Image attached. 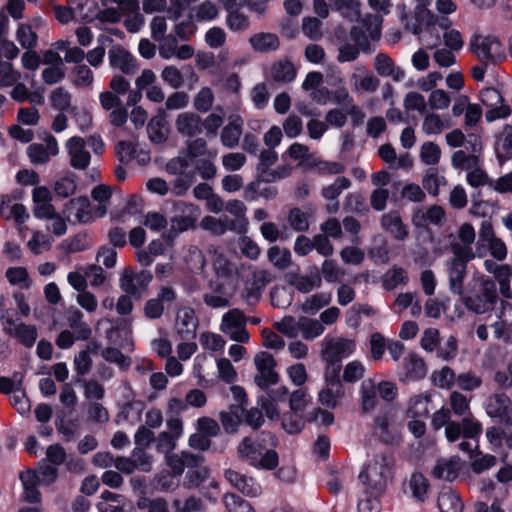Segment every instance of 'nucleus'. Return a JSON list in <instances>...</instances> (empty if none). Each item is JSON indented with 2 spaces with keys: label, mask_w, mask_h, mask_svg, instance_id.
Returning <instances> with one entry per match:
<instances>
[{
  "label": "nucleus",
  "mask_w": 512,
  "mask_h": 512,
  "mask_svg": "<svg viewBox=\"0 0 512 512\" xmlns=\"http://www.w3.org/2000/svg\"><path fill=\"white\" fill-rule=\"evenodd\" d=\"M136 506L145 512H170L168 502L163 497L151 498L142 495L137 499Z\"/></svg>",
  "instance_id": "nucleus-49"
},
{
  "label": "nucleus",
  "mask_w": 512,
  "mask_h": 512,
  "mask_svg": "<svg viewBox=\"0 0 512 512\" xmlns=\"http://www.w3.org/2000/svg\"><path fill=\"white\" fill-rule=\"evenodd\" d=\"M432 474L435 478L452 481L457 476V465L451 460L441 459L437 462Z\"/></svg>",
  "instance_id": "nucleus-60"
},
{
  "label": "nucleus",
  "mask_w": 512,
  "mask_h": 512,
  "mask_svg": "<svg viewBox=\"0 0 512 512\" xmlns=\"http://www.w3.org/2000/svg\"><path fill=\"white\" fill-rule=\"evenodd\" d=\"M271 78L276 82L289 83L296 76V69L292 62L279 60L272 64L270 69Z\"/></svg>",
  "instance_id": "nucleus-42"
},
{
  "label": "nucleus",
  "mask_w": 512,
  "mask_h": 512,
  "mask_svg": "<svg viewBox=\"0 0 512 512\" xmlns=\"http://www.w3.org/2000/svg\"><path fill=\"white\" fill-rule=\"evenodd\" d=\"M248 318L239 309H232L222 317L220 330L233 341L247 343L249 333L245 326Z\"/></svg>",
  "instance_id": "nucleus-10"
},
{
  "label": "nucleus",
  "mask_w": 512,
  "mask_h": 512,
  "mask_svg": "<svg viewBox=\"0 0 512 512\" xmlns=\"http://www.w3.org/2000/svg\"><path fill=\"white\" fill-rule=\"evenodd\" d=\"M330 293H316L306 298L302 304V310L305 313H316L322 307L327 306L331 302Z\"/></svg>",
  "instance_id": "nucleus-59"
},
{
  "label": "nucleus",
  "mask_w": 512,
  "mask_h": 512,
  "mask_svg": "<svg viewBox=\"0 0 512 512\" xmlns=\"http://www.w3.org/2000/svg\"><path fill=\"white\" fill-rule=\"evenodd\" d=\"M66 149L69 155L71 167L77 170H85L91 161V155L86 149V142L83 138L74 136L66 142Z\"/></svg>",
  "instance_id": "nucleus-20"
},
{
  "label": "nucleus",
  "mask_w": 512,
  "mask_h": 512,
  "mask_svg": "<svg viewBox=\"0 0 512 512\" xmlns=\"http://www.w3.org/2000/svg\"><path fill=\"white\" fill-rule=\"evenodd\" d=\"M362 408L368 412L375 408L377 404V393L374 382L370 379L365 380L361 385Z\"/></svg>",
  "instance_id": "nucleus-62"
},
{
  "label": "nucleus",
  "mask_w": 512,
  "mask_h": 512,
  "mask_svg": "<svg viewBox=\"0 0 512 512\" xmlns=\"http://www.w3.org/2000/svg\"><path fill=\"white\" fill-rule=\"evenodd\" d=\"M223 503L227 512H256L248 501L235 493L224 494Z\"/></svg>",
  "instance_id": "nucleus-53"
},
{
  "label": "nucleus",
  "mask_w": 512,
  "mask_h": 512,
  "mask_svg": "<svg viewBox=\"0 0 512 512\" xmlns=\"http://www.w3.org/2000/svg\"><path fill=\"white\" fill-rule=\"evenodd\" d=\"M64 214L75 223H89L93 220L90 201L86 196L69 200L64 207Z\"/></svg>",
  "instance_id": "nucleus-22"
},
{
  "label": "nucleus",
  "mask_w": 512,
  "mask_h": 512,
  "mask_svg": "<svg viewBox=\"0 0 512 512\" xmlns=\"http://www.w3.org/2000/svg\"><path fill=\"white\" fill-rule=\"evenodd\" d=\"M349 81L353 91L357 94L374 93L380 85V80L363 65L354 67Z\"/></svg>",
  "instance_id": "nucleus-17"
},
{
  "label": "nucleus",
  "mask_w": 512,
  "mask_h": 512,
  "mask_svg": "<svg viewBox=\"0 0 512 512\" xmlns=\"http://www.w3.org/2000/svg\"><path fill=\"white\" fill-rule=\"evenodd\" d=\"M67 321L77 340H88L90 338L92 330L89 325L83 321V313L79 309L69 310Z\"/></svg>",
  "instance_id": "nucleus-40"
},
{
  "label": "nucleus",
  "mask_w": 512,
  "mask_h": 512,
  "mask_svg": "<svg viewBox=\"0 0 512 512\" xmlns=\"http://www.w3.org/2000/svg\"><path fill=\"white\" fill-rule=\"evenodd\" d=\"M446 127L445 122L440 118L438 114L427 113L424 116L422 123V130L427 135L440 134Z\"/></svg>",
  "instance_id": "nucleus-64"
},
{
  "label": "nucleus",
  "mask_w": 512,
  "mask_h": 512,
  "mask_svg": "<svg viewBox=\"0 0 512 512\" xmlns=\"http://www.w3.org/2000/svg\"><path fill=\"white\" fill-rule=\"evenodd\" d=\"M451 164L456 169L470 170L479 166V157L464 150H457L452 154Z\"/></svg>",
  "instance_id": "nucleus-57"
},
{
  "label": "nucleus",
  "mask_w": 512,
  "mask_h": 512,
  "mask_svg": "<svg viewBox=\"0 0 512 512\" xmlns=\"http://www.w3.org/2000/svg\"><path fill=\"white\" fill-rule=\"evenodd\" d=\"M175 127L183 137L194 138L202 133V118L194 112H183L176 117Z\"/></svg>",
  "instance_id": "nucleus-27"
},
{
  "label": "nucleus",
  "mask_w": 512,
  "mask_h": 512,
  "mask_svg": "<svg viewBox=\"0 0 512 512\" xmlns=\"http://www.w3.org/2000/svg\"><path fill=\"white\" fill-rule=\"evenodd\" d=\"M252 49L259 53L276 51L280 47L279 37L270 32H259L253 34L248 40Z\"/></svg>",
  "instance_id": "nucleus-34"
},
{
  "label": "nucleus",
  "mask_w": 512,
  "mask_h": 512,
  "mask_svg": "<svg viewBox=\"0 0 512 512\" xmlns=\"http://www.w3.org/2000/svg\"><path fill=\"white\" fill-rule=\"evenodd\" d=\"M470 49L482 62L495 64L505 58L502 43L494 36L475 34L470 39Z\"/></svg>",
  "instance_id": "nucleus-7"
},
{
  "label": "nucleus",
  "mask_w": 512,
  "mask_h": 512,
  "mask_svg": "<svg viewBox=\"0 0 512 512\" xmlns=\"http://www.w3.org/2000/svg\"><path fill=\"white\" fill-rule=\"evenodd\" d=\"M450 21L445 18H435L433 16L432 19L427 18L424 31L423 38L426 42L427 47L435 48L441 42L440 31L444 32L446 28H449Z\"/></svg>",
  "instance_id": "nucleus-33"
},
{
  "label": "nucleus",
  "mask_w": 512,
  "mask_h": 512,
  "mask_svg": "<svg viewBox=\"0 0 512 512\" xmlns=\"http://www.w3.org/2000/svg\"><path fill=\"white\" fill-rule=\"evenodd\" d=\"M224 477L231 486L247 497H257L262 493L260 484L251 476L229 468L224 471Z\"/></svg>",
  "instance_id": "nucleus-18"
},
{
  "label": "nucleus",
  "mask_w": 512,
  "mask_h": 512,
  "mask_svg": "<svg viewBox=\"0 0 512 512\" xmlns=\"http://www.w3.org/2000/svg\"><path fill=\"white\" fill-rule=\"evenodd\" d=\"M382 287L391 291L400 285H406L409 282V275L406 269L394 265L388 269L381 278Z\"/></svg>",
  "instance_id": "nucleus-38"
},
{
  "label": "nucleus",
  "mask_w": 512,
  "mask_h": 512,
  "mask_svg": "<svg viewBox=\"0 0 512 512\" xmlns=\"http://www.w3.org/2000/svg\"><path fill=\"white\" fill-rule=\"evenodd\" d=\"M451 253L452 256L445 261L449 289L454 295L461 296L464 293L467 265L475 258V253L459 246H454Z\"/></svg>",
  "instance_id": "nucleus-5"
},
{
  "label": "nucleus",
  "mask_w": 512,
  "mask_h": 512,
  "mask_svg": "<svg viewBox=\"0 0 512 512\" xmlns=\"http://www.w3.org/2000/svg\"><path fill=\"white\" fill-rule=\"evenodd\" d=\"M373 433L385 444L394 445L400 441L399 431L394 424L391 411L380 412L374 419Z\"/></svg>",
  "instance_id": "nucleus-14"
},
{
  "label": "nucleus",
  "mask_w": 512,
  "mask_h": 512,
  "mask_svg": "<svg viewBox=\"0 0 512 512\" xmlns=\"http://www.w3.org/2000/svg\"><path fill=\"white\" fill-rule=\"evenodd\" d=\"M495 152L500 163L512 158V126L507 124L497 137Z\"/></svg>",
  "instance_id": "nucleus-39"
},
{
  "label": "nucleus",
  "mask_w": 512,
  "mask_h": 512,
  "mask_svg": "<svg viewBox=\"0 0 512 512\" xmlns=\"http://www.w3.org/2000/svg\"><path fill=\"white\" fill-rule=\"evenodd\" d=\"M16 40L23 49H35L38 45V35L32 24H20L16 30Z\"/></svg>",
  "instance_id": "nucleus-47"
},
{
  "label": "nucleus",
  "mask_w": 512,
  "mask_h": 512,
  "mask_svg": "<svg viewBox=\"0 0 512 512\" xmlns=\"http://www.w3.org/2000/svg\"><path fill=\"white\" fill-rule=\"evenodd\" d=\"M254 364L258 372L254 377V382L259 388L267 389L278 382L279 375L275 371L276 361L272 354L266 351L257 353L254 357Z\"/></svg>",
  "instance_id": "nucleus-13"
},
{
  "label": "nucleus",
  "mask_w": 512,
  "mask_h": 512,
  "mask_svg": "<svg viewBox=\"0 0 512 512\" xmlns=\"http://www.w3.org/2000/svg\"><path fill=\"white\" fill-rule=\"evenodd\" d=\"M244 120L240 115L230 116L220 132V142L227 149L236 148L243 134Z\"/></svg>",
  "instance_id": "nucleus-24"
},
{
  "label": "nucleus",
  "mask_w": 512,
  "mask_h": 512,
  "mask_svg": "<svg viewBox=\"0 0 512 512\" xmlns=\"http://www.w3.org/2000/svg\"><path fill=\"white\" fill-rule=\"evenodd\" d=\"M344 395L345 390L340 380V372L335 369H326L325 387L318 394L320 403L333 409L339 405Z\"/></svg>",
  "instance_id": "nucleus-11"
},
{
  "label": "nucleus",
  "mask_w": 512,
  "mask_h": 512,
  "mask_svg": "<svg viewBox=\"0 0 512 512\" xmlns=\"http://www.w3.org/2000/svg\"><path fill=\"white\" fill-rule=\"evenodd\" d=\"M446 184V178L440 175L438 170L434 167L427 170L422 180L423 188L432 196H437L439 194V188Z\"/></svg>",
  "instance_id": "nucleus-48"
},
{
  "label": "nucleus",
  "mask_w": 512,
  "mask_h": 512,
  "mask_svg": "<svg viewBox=\"0 0 512 512\" xmlns=\"http://www.w3.org/2000/svg\"><path fill=\"white\" fill-rule=\"evenodd\" d=\"M446 216L445 210L439 205L428 208H418L412 215V222L416 227H425L429 224L440 225Z\"/></svg>",
  "instance_id": "nucleus-31"
},
{
  "label": "nucleus",
  "mask_w": 512,
  "mask_h": 512,
  "mask_svg": "<svg viewBox=\"0 0 512 512\" xmlns=\"http://www.w3.org/2000/svg\"><path fill=\"white\" fill-rule=\"evenodd\" d=\"M300 332L307 340H312L324 332V326L316 319L300 318Z\"/></svg>",
  "instance_id": "nucleus-63"
},
{
  "label": "nucleus",
  "mask_w": 512,
  "mask_h": 512,
  "mask_svg": "<svg viewBox=\"0 0 512 512\" xmlns=\"http://www.w3.org/2000/svg\"><path fill=\"white\" fill-rule=\"evenodd\" d=\"M287 222L291 229L296 232L303 233L309 230V215L298 207L289 210Z\"/></svg>",
  "instance_id": "nucleus-51"
},
{
  "label": "nucleus",
  "mask_w": 512,
  "mask_h": 512,
  "mask_svg": "<svg viewBox=\"0 0 512 512\" xmlns=\"http://www.w3.org/2000/svg\"><path fill=\"white\" fill-rule=\"evenodd\" d=\"M152 279L153 275L149 270L135 273L131 268H125L119 279V287L124 293L133 295L134 299L139 300Z\"/></svg>",
  "instance_id": "nucleus-9"
},
{
  "label": "nucleus",
  "mask_w": 512,
  "mask_h": 512,
  "mask_svg": "<svg viewBox=\"0 0 512 512\" xmlns=\"http://www.w3.org/2000/svg\"><path fill=\"white\" fill-rule=\"evenodd\" d=\"M58 152L57 140L52 135L47 136L45 143H34L28 147V156L33 164H45Z\"/></svg>",
  "instance_id": "nucleus-25"
},
{
  "label": "nucleus",
  "mask_w": 512,
  "mask_h": 512,
  "mask_svg": "<svg viewBox=\"0 0 512 512\" xmlns=\"http://www.w3.org/2000/svg\"><path fill=\"white\" fill-rule=\"evenodd\" d=\"M356 343L343 337H325L322 341L321 354L327 363L326 369L341 371V360L354 353Z\"/></svg>",
  "instance_id": "nucleus-6"
},
{
  "label": "nucleus",
  "mask_w": 512,
  "mask_h": 512,
  "mask_svg": "<svg viewBox=\"0 0 512 512\" xmlns=\"http://www.w3.org/2000/svg\"><path fill=\"white\" fill-rule=\"evenodd\" d=\"M429 396L417 395L410 399L407 415L410 418H423L429 414Z\"/></svg>",
  "instance_id": "nucleus-54"
},
{
  "label": "nucleus",
  "mask_w": 512,
  "mask_h": 512,
  "mask_svg": "<svg viewBox=\"0 0 512 512\" xmlns=\"http://www.w3.org/2000/svg\"><path fill=\"white\" fill-rule=\"evenodd\" d=\"M272 281V274L265 269H258L252 272L251 287L246 289L245 298L247 301L258 302L265 286Z\"/></svg>",
  "instance_id": "nucleus-35"
},
{
  "label": "nucleus",
  "mask_w": 512,
  "mask_h": 512,
  "mask_svg": "<svg viewBox=\"0 0 512 512\" xmlns=\"http://www.w3.org/2000/svg\"><path fill=\"white\" fill-rule=\"evenodd\" d=\"M306 169H315L319 175H336L344 172L345 167L339 162H329L317 159L313 156L312 160L305 164Z\"/></svg>",
  "instance_id": "nucleus-45"
},
{
  "label": "nucleus",
  "mask_w": 512,
  "mask_h": 512,
  "mask_svg": "<svg viewBox=\"0 0 512 512\" xmlns=\"http://www.w3.org/2000/svg\"><path fill=\"white\" fill-rule=\"evenodd\" d=\"M350 186V179L344 176H339L332 184L323 187L321 194L327 200H336L338 196Z\"/></svg>",
  "instance_id": "nucleus-61"
},
{
  "label": "nucleus",
  "mask_w": 512,
  "mask_h": 512,
  "mask_svg": "<svg viewBox=\"0 0 512 512\" xmlns=\"http://www.w3.org/2000/svg\"><path fill=\"white\" fill-rule=\"evenodd\" d=\"M408 484L412 496L416 500L424 502L427 498L430 487L428 479L421 473H413Z\"/></svg>",
  "instance_id": "nucleus-46"
},
{
  "label": "nucleus",
  "mask_w": 512,
  "mask_h": 512,
  "mask_svg": "<svg viewBox=\"0 0 512 512\" xmlns=\"http://www.w3.org/2000/svg\"><path fill=\"white\" fill-rule=\"evenodd\" d=\"M198 324V318L193 308L182 307L178 309L175 328L181 339L185 341L193 340L196 337Z\"/></svg>",
  "instance_id": "nucleus-19"
},
{
  "label": "nucleus",
  "mask_w": 512,
  "mask_h": 512,
  "mask_svg": "<svg viewBox=\"0 0 512 512\" xmlns=\"http://www.w3.org/2000/svg\"><path fill=\"white\" fill-rule=\"evenodd\" d=\"M427 374L424 360L417 354L411 353L403 361V374L400 381L408 383L423 379Z\"/></svg>",
  "instance_id": "nucleus-29"
},
{
  "label": "nucleus",
  "mask_w": 512,
  "mask_h": 512,
  "mask_svg": "<svg viewBox=\"0 0 512 512\" xmlns=\"http://www.w3.org/2000/svg\"><path fill=\"white\" fill-rule=\"evenodd\" d=\"M287 282L294 286L301 293H309L322 284L321 275L317 267L309 270L308 274L302 275L298 272H290L286 275Z\"/></svg>",
  "instance_id": "nucleus-26"
},
{
  "label": "nucleus",
  "mask_w": 512,
  "mask_h": 512,
  "mask_svg": "<svg viewBox=\"0 0 512 512\" xmlns=\"http://www.w3.org/2000/svg\"><path fill=\"white\" fill-rule=\"evenodd\" d=\"M486 412L490 417L508 422L512 414V402L504 393L491 395L487 401Z\"/></svg>",
  "instance_id": "nucleus-28"
},
{
  "label": "nucleus",
  "mask_w": 512,
  "mask_h": 512,
  "mask_svg": "<svg viewBox=\"0 0 512 512\" xmlns=\"http://www.w3.org/2000/svg\"><path fill=\"white\" fill-rule=\"evenodd\" d=\"M215 158L208 156L198 158L194 163V170L188 171L189 159L184 156L171 158L165 165V171L175 176L172 181V193L175 196H184L196 181V174L205 181L212 180L217 175Z\"/></svg>",
  "instance_id": "nucleus-1"
},
{
  "label": "nucleus",
  "mask_w": 512,
  "mask_h": 512,
  "mask_svg": "<svg viewBox=\"0 0 512 512\" xmlns=\"http://www.w3.org/2000/svg\"><path fill=\"white\" fill-rule=\"evenodd\" d=\"M456 379L457 375L449 366H444L441 370L432 373L433 383L442 389L452 388L453 385H456Z\"/></svg>",
  "instance_id": "nucleus-58"
},
{
  "label": "nucleus",
  "mask_w": 512,
  "mask_h": 512,
  "mask_svg": "<svg viewBox=\"0 0 512 512\" xmlns=\"http://www.w3.org/2000/svg\"><path fill=\"white\" fill-rule=\"evenodd\" d=\"M109 63L127 75L135 74L138 66L135 58L121 45H114L108 51Z\"/></svg>",
  "instance_id": "nucleus-23"
},
{
  "label": "nucleus",
  "mask_w": 512,
  "mask_h": 512,
  "mask_svg": "<svg viewBox=\"0 0 512 512\" xmlns=\"http://www.w3.org/2000/svg\"><path fill=\"white\" fill-rule=\"evenodd\" d=\"M212 266L215 274L219 278L230 279L235 273L234 264L221 253L215 254Z\"/></svg>",
  "instance_id": "nucleus-56"
},
{
  "label": "nucleus",
  "mask_w": 512,
  "mask_h": 512,
  "mask_svg": "<svg viewBox=\"0 0 512 512\" xmlns=\"http://www.w3.org/2000/svg\"><path fill=\"white\" fill-rule=\"evenodd\" d=\"M437 504L440 512L463 511V502L459 495L453 491H442L438 496Z\"/></svg>",
  "instance_id": "nucleus-44"
},
{
  "label": "nucleus",
  "mask_w": 512,
  "mask_h": 512,
  "mask_svg": "<svg viewBox=\"0 0 512 512\" xmlns=\"http://www.w3.org/2000/svg\"><path fill=\"white\" fill-rule=\"evenodd\" d=\"M216 158L217 150H209L208 142L203 137H194L186 141V156L188 159H198L202 157Z\"/></svg>",
  "instance_id": "nucleus-37"
},
{
  "label": "nucleus",
  "mask_w": 512,
  "mask_h": 512,
  "mask_svg": "<svg viewBox=\"0 0 512 512\" xmlns=\"http://www.w3.org/2000/svg\"><path fill=\"white\" fill-rule=\"evenodd\" d=\"M374 69L379 76L391 77L395 82L405 78V71L396 66L392 58L385 53H378L375 56Z\"/></svg>",
  "instance_id": "nucleus-32"
},
{
  "label": "nucleus",
  "mask_w": 512,
  "mask_h": 512,
  "mask_svg": "<svg viewBox=\"0 0 512 512\" xmlns=\"http://www.w3.org/2000/svg\"><path fill=\"white\" fill-rule=\"evenodd\" d=\"M380 225L395 240L404 241L409 236L408 227L403 223L398 211L384 213L380 218Z\"/></svg>",
  "instance_id": "nucleus-30"
},
{
  "label": "nucleus",
  "mask_w": 512,
  "mask_h": 512,
  "mask_svg": "<svg viewBox=\"0 0 512 512\" xmlns=\"http://www.w3.org/2000/svg\"><path fill=\"white\" fill-rule=\"evenodd\" d=\"M460 298L464 306L473 313L491 312L498 301L496 284L492 279L479 277L473 280L469 293H463Z\"/></svg>",
  "instance_id": "nucleus-4"
},
{
  "label": "nucleus",
  "mask_w": 512,
  "mask_h": 512,
  "mask_svg": "<svg viewBox=\"0 0 512 512\" xmlns=\"http://www.w3.org/2000/svg\"><path fill=\"white\" fill-rule=\"evenodd\" d=\"M245 408L242 405H230L228 410L219 413V419L223 429L228 434L237 432L238 426L242 422Z\"/></svg>",
  "instance_id": "nucleus-36"
},
{
  "label": "nucleus",
  "mask_w": 512,
  "mask_h": 512,
  "mask_svg": "<svg viewBox=\"0 0 512 512\" xmlns=\"http://www.w3.org/2000/svg\"><path fill=\"white\" fill-rule=\"evenodd\" d=\"M200 213L198 206L191 203H180L176 208L175 215L170 220L171 229L178 233L194 229Z\"/></svg>",
  "instance_id": "nucleus-15"
},
{
  "label": "nucleus",
  "mask_w": 512,
  "mask_h": 512,
  "mask_svg": "<svg viewBox=\"0 0 512 512\" xmlns=\"http://www.w3.org/2000/svg\"><path fill=\"white\" fill-rule=\"evenodd\" d=\"M393 455L389 452L376 454L359 474V480L370 495H381L386 491L392 475Z\"/></svg>",
  "instance_id": "nucleus-3"
},
{
  "label": "nucleus",
  "mask_w": 512,
  "mask_h": 512,
  "mask_svg": "<svg viewBox=\"0 0 512 512\" xmlns=\"http://www.w3.org/2000/svg\"><path fill=\"white\" fill-rule=\"evenodd\" d=\"M218 13L219 11L217 6L213 2L206 0L194 7L190 16L191 19L197 22H205L215 19L218 16Z\"/></svg>",
  "instance_id": "nucleus-52"
},
{
  "label": "nucleus",
  "mask_w": 512,
  "mask_h": 512,
  "mask_svg": "<svg viewBox=\"0 0 512 512\" xmlns=\"http://www.w3.org/2000/svg\"><path fill=\"white\" fill-rule=\"evenodd\" d=\"M276 446V438L270 432H262L253 440L251 437L242 439L237 447V452L242 460L247 461L256 468L272 470L278 465V454L269 447Z\"/></svg>",
  "instance_id": "nucleus-2"
},
{
  "label": "nucleus",
  "mask_w": 512,
  "mask_h": 512,
  "mask_svg": "<svg viewBox=\"0 0 512 512\" xmlns=\"http://www.w3.org/2000/svg\"><path fill=\"white\" fill-rule=\"evenodd\" d=\"M480 99L482 104L487 108L485 113V119L487 122L505 119L512 113L510 105L495 88L483 89L480 93Z\"/></svg>",
  "instance_id": "nucleus-8"
},
{
  "label": "nucleus",
  "mask_w": 512,
  "mask_h": 512,
  "mask_svg": "<svg viewBox=\"0 0 512 512\" xmlns=\"http://www.w3.org/2000/svg\"><path fill=\"white\" fill-rule=\"evenodd\" d=\"M147 133L150 141L156 144L167 140L168 129L167 122L162 116H155L150 119L147 125Z\"/></svg>",
  "instance_id": "nucleus-43"
},
{
  "label": "nucleus",
  "mask_w": 512,
  "mask_h": 512,
  "mask_svg": "<svg viewBox=\"0 0 512 512\" xmlns=\"http://www.w3.org/2000/svg\"><path fill=\"white\" fill-rule=\"evenodd\" d=\"M167 466L171 470L172 476H180L183 474L185 468L189 470L194 468H200L204 464V457L198 453H192L190 451H181L179 453H173L165 455Z\"/></svg>",
  "instance_id": "nucleus-16"
},
{
  "label": "nucleus",
  "mask_w": 512,
  "mask_h": 512,
  "mask_svg": "<svg viewBox=\"0 0 512 512\" xmlns=\"http://www.w3.org/2000/svg\"><path fill=\"white\" fill-rule=\"evenodd\" d=\"M20 479L24 488V499L30 503H38L41 499V494L37 488L39 483V476L33 471H26L21 473Z\"/></svg>",
  "instance_id": "nucleus-41"
},
{
  "label": "nucleus",
  "mask_w": 512,
  "mask_h": 512,
  "mask_svg": "<svg viewBox=\"0 0 512 512\" xmlns=\"http://www.w3.org/2000/svg\"><path fill=\"white\" fill-rule=\"evenodd\" d=\"M267 256L269 261L279 270H284L291 264V252L286 248L272 246L268 249Z\"/></svg>",
  "instance_id": "nucleus-55"
},
{
  "label": "nucleus",
  "mask_w": 512,
  "mask_h": 512,
  "mask_svg": "<svg viewBox=\"0 0 512 512\" xmlns=\"http://www.w3.org/2000/svg\"><path fill=\"white\" fill-rule=\"evenodd\" d=\"M201 227L205 230L213 232L216 235H222L228 229H233L234 222L230 220L227 216L219 219L212 216H205L201 220Z\"/></svg>",
  "instance_id": "nucleus-50"
},
{
  "label": "nucleus",
  "mask_w": 512,
  "mask_h": 512,
  "mask_svg": "<svg viewBox=\"0 0 512 512\" xmlns=\"http://www.w3.org/2000/svg\"><path fill=\"white\" fill-rule=\"evenodd\" d=\"M4 331L16 338L21 344L30 348L34 345L37 339V329L33 325H28L25 323H16L12 319H6L3 322Z\"/></svg>",
  "instance_id": "nucleus-21"
},
{
  "label": "nucleus",
  "mask_w": 512,
  "mask_h": 512,
  "mask_svg": "<svg viewBox=\"0 0 512 512\" xmlns=\"http://www.w3.org/2000/svg\"><path fill=\"white\" fill-rule=\"evenodd\" d=\"M219 2L227 13L225 24L231 32L241 34L250 29V17L242 11L243 0H219Z\"/></svg>",
  "instance_id": "nucleus-12"
}]
</instances>
